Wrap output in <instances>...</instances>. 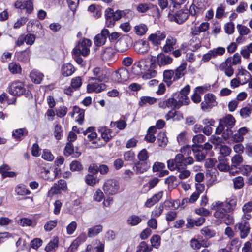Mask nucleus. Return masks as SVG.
Masks as SVG:
<instances>
[{
	"instance_id": "f257e3e1",
	"label": "nucleus",
	"mask_w": 252,
	"mask_h": 252,
	"mask_svg": "<svg viewBox=\"0 0 252 252\" xmlns=\"http://www.w3.org/2000/svg\"><path fill=\"white\" fill-rule=\"evenodd\" d=\"M235 124V120L231 115H227L221 119L219 125L216 129V133L220 134L222 132V136L225 140L228 139L233 134L231 128Z\"/></svg>"
},
{
	"instance_id": "f03ea898",
	"label": "nucleus",
	"mask_w": 252,
	"mask_h": 252,
	"mask_svg": "<svg viewBox=\"0 0 252 252\" xmlns=\"http://www.w3.org/2000/svg\"><path fill=\"white\" fill-rule=\"evenodd\" d=\"M211 209L215 211L214 217L221 221L224 222L227 225L233 223V217L228 214L227 211L223 207L222 202L217 201L213 202L211 204Z\"/></svg>"
},
{
	"instance_id": "7ed1b4c3",
	"label": "nucleus",
	"mask_w": 252,
	"mask_h": 252,
	"mask_svg": "<svg viewBox=\"0 0 252 252\" xmlns=\"http://www.w3.org/2000/svg\"><path fill=\"white\" fill-rule=\"evenodd\" d=\"M92 45L91 40L88 39H83L82 41L79 42L73 50L74 55H82L83 56H88L90 53V47Z\"/></svg>"
},
{
	"instance_id": "20e7f679",
	"label": "nucleus",
	"mask_w": 252,
	"mask_h": 252,
	"mask_svg": "<svg viewBox=\"0 0 252 252\" xmlns=\"http://www.w3.org/2000/svg\"><path fill=\"white\" fill-rule=\"evenodd\" d=\"M119 188V184L117 180L108 179L103 185V189L106 194L114 195L118 192Z\"/></svg>"
},
{
	"instance_id": "39448f33",
	"label": "nucleus",
	"mask_w": 252,
	"mask_h": 252,
	"mask_svg": "<svg viewBox=\"0 0 252 252\" xmlns=\"http://www.w3.org/2000/svg\"><path fill=\"white\" fill-rule=\"evenodd\" d=\"M8 93L13 95H20L26 92L23 82L16 80L11 83L8 86Z\"/></svg>"
},
{
	"instance_id": "423d86ee",
	"label": "nucleus",
	"mask_w": 252,
	"mask_h": 252,
	"mask_svg": "<svg viewBox=\"0 0 252 252\" xmlns=\"http://www.w3.org/2000/svg\"><path fill=\"white\" fill-rule=\"evenodd\" d=\"M184 156L182 154H177L174 159H170L167 161V166L169 170L174 171L178 170L179 171L183 169L184 166Z\"/></svg>"
},
{
	"instance_id": "0eeeda50",
	"label": "nucleus",
	"mask_w": 252,
	"mask_h": 252,
	"mask_svg": "<svg viewBox=\"0 0 252 252\" xmlns=\"http://www.w3.org/2000/svg\"><path fill=\"white\" fill-rule=\"evenodd\" d=\"M217 105L215 96L212 94H207L204 95V101L201 103V108L203 111H207Z\"/></svg>"
},
{
	"instance_id": "6e6552de",
	"label": "nucleus",
	"mask_w": 252,
	"mask_h": 252,
	"mask_svg": "<svg viewBox=\"0 0 252 252\" xmlns=\"http://www.w3.org/2000/svg\"><path fill=\"white\" fill-rule=\"evenodd\" d=\"M94 82H90L87 86V90L88 93H99L103 91L106 88L105 84L102 83V81H98L97 79L92 78Z\"/></svg>"
},
{
	"instance_id": "1a4fd4ad",
	"label": "nucleus",
	"mask_w": 252,
	"mask_h": 252,
	"mask_svg": "<svg viewBox=\"0 0 252 252\" xmlns=\"http://www.w3.org/2000/svg\"><path fill=\"white\" fill-rule=\"evenodd\" d=\"M165 32L161 31H157L154 33L151 34L148 39L152 44L155 46H158L161 44L162 41L165 39Z\"/></svg>"
},
{
	"instance_id": "9d476101",
	"label": "nucleus",
	"mask_w": 252,
	"mask_h": 252,
	"mask_svg": "<svg viewBox=\"0 0 252 252\" xmlns=\"http://www.w3.org/2000/svg\"><path fill=\"white\" fill-rule=\"evenodd\" d=\"M109 34V32L108 30L106 29L102 30L101 33L96 35L94 38V43L95 45L99 47L104 45Z\"/></svg>"
},
{
	"instance_id": "9b49d317",
	"label": "nucleus",
	"mask_w": 252,
	"mask_h": 252,
	"mask_svg": "<svg viewBox=\"0 0 252 252\" xmlns=\"http://www.w3.org/2000/svg\"><path fill=\"white\" fill-rule=\"evenodd\" d=\"M236 228L240 232V237L244 239L247 237L250 232V226L248 222L246 221H242L236 224Z\"/></svg>"
},
{
	"instance_id": "f8f14e48",
	"label": "nucleus",
	"mask_w": 252,
	"mask_h": 252,
	"mask_svg": "<svg viewBox=\"0 0 252 252\" xmlns=\"http://www.w3.org/2000/svg\"><path fill=\"white\" fill-rule=\"evenodd\" d=\"M188 9L180 10L174 15V21L178 24H182L188 19Z\"/></svg>"
},
{
	"instance_id": "ddd939ff",
	"label": "nucleus",
	"mask_w": 252,
	"mask_h": 252,
	"mask_svg": "<svg viewBox=\"0 0 252 252\" xmlns=\"http://www.w3.org/2000/svg\"><path fill=\"white\" fill-rule=\"evenodd\" d=\"M177 42L176 38L168 36L166 39L165 44L162 47L163 52L166 53L171 52L174 49Z\"/></svg>"
},
{
	"instance_id": "4468645a",
	"label": "nucleus",
	"mask_w": 252,
	"mask_h": 252,
	"mask_svg": "<svg viewBox=\"0 0 252 252\" xmlns=\"http://www.w3.org/2000/svg\"><path fill=\"white\" fill-rule=\"evenodd\" d=\"M249 132V129L246 127H242L239 128L237 132L231 137L234 142H240L243 141L244 136Z\"/></svg>"
},
{
	"instance_id": "2eb2a0df",
	"label": "nucleus",
	"mask_w": 252,
	"mask_h": 252,
	"mask_svg": "<svg viewBox=\"0 0 252 252\" xmlns=\"http://www.w3.org/2000/svg\"><path fill=\"white\" fill-rule=\"evenodd\" d=\"M219 163L217 167L219 170L222 172H227L230 169L228 160L224 157L219 156L218 157Z\"/></svg>"
},
{
	"instance_id": "dca6fc26",
	"label": "nucleus",
	"mask_w": 252,
	"mask_h": 252,
	"mask_svg": "<svg viewBox=\"0 0 252 252\" xmlns=\"http://www.w3.org/2000/svg\"><path fill=\"white\" fill-rule=\"evenodd\" d=\"M75 71L73 65L70 63L63 64L61 68V72L64 77L71 76Z\"/></svg>"
},
{
	"instance_id": "f3484780",
	"label": "nucleus",
	"mask_w": 252,
	"mask_h": 252,
	"mask_svg": "<svg viewBox=\"0 0 252 252\" xmlns=\"http://www.w3.org/2000/svg\"><path fill=\"white\" fill-rule=\"evenodd\" d=\"M150 165L147 162H137L133 167L137 174H143L146 172L150 168Z\"/></svg>"
},
{
	"instance_id": "a211bd4d",
	"label": "nucleus",
	"mask_w": 252,
	"mask_h": 252,
	"mask_svg": "<svg viewBox=\"0 0 252 252\" xmlns=\"http://www.w3.org/2000/svg\"><path fill=\"white\" fill-rule=\"evenodd\" d=\"M252 76L247 70L242 67L238 69V72L236 75V77H240V81L244 85L248 83L249 79Z\"/></svg>"
},
{
	"instance_id": "6ab92c4d",
	"label": "nucleus",
	"mask_w": 252,
	"mask_h": 252,
	"mask_svg": "<svg viewBox=\"0 0 252 252\" xmlns=\"http://www.w3.org/2000/svg\"><path fill=\"white\" fill-rule=\"evenodd\" d=\"M237 199L235 197L227 199L225 202H222L223 207L228 213L233 211L237 205Z\"/></svg>"
},
{
	"instance_id": "aec40b11",
	"label": "nucleus",
	"mask_w": 252,
	"mask_h": 252,
	"mask_svg": "<svg viewBox=\"0 0 252 252\" xmlns=\"http://www.w3.org/2000/svg\"><path fill=\"white\" fill-rule=\"evenodd\" d=\"M163 191H159L148 199L145 203L146 207L150 208L158 202L163 196Z\"/></svg>"
},
{
	"instance_id": "412c9836",
	"label": "nucleus",
	"mask_w": 252,
	"mask_h": 252,
	"mask_svg": "<svg viewBox=\"0 0 252 252\" xmlns=\"http://www.w3.org/2000/svg\"><path fill=\"white\" fill-rule=\"evenodd\" d=\"M187 63L184 62L181 63V64L178 66L174 72V80H178L183 76L186 73V67Z\"/></svg>"
},
{
	"instance_id": "4be33fe9",
	"label": "nucleus",
	"mask_w": 252,
	"mask_h": 252,
	"mask_svg": "<svg viewBox=\"0 0 252 252\" xmlns=\"http://www.w3.org/2000/svg\"><path fill=\"white\" fill-rule=\"evenodd\" d=\"M40 175L44 180L52 181L56 177V173L55 171L49 170L45 168H43L41 171Z\"/></svg>"
},
{
	"instance_id": "5701e85b",
	"label": "nucleus",
	"mask_w": 252,
	"mask_h": 252,
	"mask_svg": "<svg viewBox=\"0 0 252 252\" xmlns=\"http://www.w3.org/2000/svg\"><path fill=\"white\" fill-rule=\"evenodd\" d=\"M93 74L96 76V77L93 78L97 79L98 81H103L107 79L106 71L100 67H95L94 68L93 70Z\"/></svg>"
},
{
	"instance_id": "b1692460",
	"label": "nucleus",
	"mask_w": 252,
	"mask_h": 252,
	"mask_svg": "<svg viewBox=\"0 0 252 252\" xmlns=\"http://www.w3.org/2000/svg\"><path fill=\"white\" fill-rule=\"evenodd\" d=\"M135 51L140 54H144L147 53L149 50V44L145 41H141L136 43L134 46Z\"/></svg>"
},
{
	"instance_id": "393cba45",
	"label": "nucleus",
	"mask_w": 252,
	"mask_h": 252,
	"mask_svg": "<svg viewBox=\"0 0 252 252\" xmlns=\"http://www.w3.org/2000/svg\"><path fill=\"white\" fill-rule=\"evenodd\" d=\"M98 132L101 134V137L106 142L109 141L112 137L111 130L105 126H100L98 129Z\"/></svg>"
},
{
	"instance_id": "a878e982",
	"label": "nucleus",
	"mask_w": 252,
	"mask_h": 252,
	"mask_svg": "<svg viewBox=\"0 0 252 252\" xmlns=\"http://www.w3.org/2000/svg\"><path fill=\"white\" fill-rule=\"evenodd\" d=\"M205 137L203 134H197L193 137L192 141L193 144L192 145V151H194L196 148H203L202 145H199V143H201L205 140Z\"/></svg>"
},
{
	"instance_id": "bb28decb",
	"label": "nucleus",
	"mask_w": 252,
	"mask_h": 252,
	"mask_svg": "<svg viewBox=\"0 0 252 252\" xmlns=\"http://www.w3.org/2000/svg\"><path fill=\"white\" fill-rule=\"evenodd\" d=\"M116 77L118 82L126 81L129 78V73L127 69L121 68L116 73Z\"/></svg>"
},
{
	"instance_id": "cd10ccee",
	"label": "nucleus",
	"mask_w": 252,
	"mask_h": 252,
	"mask_svg": "<svg viewBox=\"0 0 252 252\" xmlns=\"http://www.w3.org/2000/svg\"><path fill=\"white\" fill-rule=\"evenodd\" d=\"M242 211L244 213L243 218L249 220L251 218V215L250 213L252 212V201L244 204L242 207Z\"/></svg>"
},
{
	"instance_id": "c85d7f7f",
	"label": "nucleus",
	"mask_w": 252,
	"mask_h": 252,
	"mask_svg": "<svg viewBox=\"0 0 252 252\" xmlns=\"http://www.w3.org/2000/svg\"><path fill=\"white\" fill-rule=\"evenodd\" d=\"M114 11L111 8H107L105 11V17L107 26L109 27L114 26Z\"/></svg>"
},
{
	"instance_id": "c756f323",
	"label": "nucleus",
	"mask_w": 252,
	"mask_h": 252,
	"mask_svg": "<svg viewBox=\"0 0 252 252\" xmlns=\"http://www.w3.org/2000/svg\"><path fill=\"white\" fill-rule=\"evenodd\" d=\"M75 113L78 114L76 117V121L80 124L82 125L83 123L84 118V110L81 109L78 107L75 106L73 108V113L71 115L72 117Z\"/></svg>"
},
{
	"instance_id": "7c9ffc66",
	"label": "nucleus",
	"mask_w": 252,
	"mask_h": 252,
	"mask_svg": "<svg viewBox=\"0 0 252 252\" xmlns=\"http://www.w3.org/2000/svg\"><path fill=\"white\" fill-rule=\"evenodd\" d=\"M44 75L36 70H32L30 74V77L32 80L36 84L40 83L43 79Z\"/></svg>"
},
{
	"instance_id": "2f4dec72",
	"label": "nucleus",
	"mask_w": 252,
	"mask_h": 252,
	"mask_svg": "<svg viewBox=\"0 0 252 252\" xmlns=\"http://www.w3.org/2000/svg\"><path fill=\"white\" fill-rule=\"evenodd\" d=\"M157 99L153 97L148 96H143L140 98L139 102V105L140 106H144L146 105H152L156 103Z\"/></svg>"
},
{
	"instance_id": "473e14b6",
	"label": "nucleus",
	"mask_w": 252,
	"mask_h": 252,
	"mask_svg": "<svg viewBox=\"0 0 252 252\" xmlns=\"http://www.w3.org/2000/svg\"><path fill=\"white\" fill-rule=\"evenodd\" d=\"M158 60L159 64L161 65L169 64L173 61V59L170 56L163 54L158 55Z\"/></svg>"
},
{
	"instance_id": "72a5a7b5",
	"label": "nucleus",
	"mask_w": 252,
	"mask_h": 252,
	"mask_svg": "<svg viewBox=\"0 0 252 252\" xmlns=\"http://www.w3.org/2000/svg\"><path fill=\"white\" fill-rule=\"evenodd\" d=\"M148 31L147 26L143 23L136 25L134 27V31L138 36H143Z\"/></svg>"
},
{
	"instance_id": "f704fd0d",
	"label": "nucleus",
	"mask_w": 252,
	"mask_h": 252,
	"mask_svg": "<svg viewBox=\"0 0 252 252\" xmlns=\"http://www.w3.org/2000/svg\"><path fill=\"white\" fill-rule=\"evenodd\" d=\"M114 56V52L111 48L105 49L101 54V58L105 61H111Z\"/></svg>"
},
{
	"instance_id": "c9c22d12",
	"label": "nucleus",
	"mask_w": 252,
	"mask_h": 252,
	"mask_svg": "<svg viewBox=\"0 0 252 252\" xmlns=\"http://www.w3.org/2000/svg\"><path fill=\"white\" fill-rule=\"evenodd\" d=\"M142 221V218L137 215H132L128 218L127 223L130 226H136Z\"/></svg>"
},
{
	"instance_id": "e433bc0d",
	"label": "nucleus",
	"mask_w": 252,
	"mask_h": 252,
	"mask_svg": "<svg viewBox=\"0 0 252 252\" xmlns=\"http://www.w3.org/2000/svg\"><path fill=\"white\" fill-rule=\"evenodd\" d=\"M102 231V226L101 225H97L90 228L88 229V236L89 237H94L97 235Z\"/></svg>"
},
{
	"instance_id": "4c0bfd02",
	"label": "nucleus",
	"mask_w": 252,
	"mask_h": 252,
	"mask_svg": "<svg viewBox=\"0 0 252 252\" xmlns=\"http://www.w3.org/2000/svg\"><path fill=\"white\" fill-rule=\"evenodd\" d=\"M8 70L12 74L20 73L22 68L20 65L18 63L12 62L8 64Z\"/></svg>"
},
{
	"instance_id": "58836bf2",
	"label": "nucleus",
	"mask_w": 252,
	"mask_h": 252,
	"mask_svg": "<svg viewBox=\"0 0 252 252\" xmlns=\"http://www.w3.org/2000/svg\"><path fill=\"white\" fill-rule=\"evenodd\" d=\"M243 161V157L239 154H236L232 157L231 158L232 165H231L232 169L237 168L238 166L242 163Z\"/></svg>"
},
{
	"instance_id": "ea45409f",
	"label": "nucleus",
	"mask_w": 252,
	"mask_h": 252,
	"mask_svg": "<svg viewBox=\"0 0 252 252\" xmlns=\"http://www.w3.org/2000/svg\"><path fill=\"white\" fill-rule=\"evenodd\" d=\"M177 104L180 105V107L183 105H188L190 102L189 98L185 94L178 93Z\"/></svg>"
},
{
	"instance_id": "a19ab883",
	"label": "nucleus",
	"mask_w": 252,
	"mask_h": 252,
	"mask_svg": "<svg viewBox=\"0 0 252 252\" xmlns=\"http://www.w3.org/2000/svg\"><path fill=\"white\" fill-rule=\"evenodd\" d=\"M82 84V80L81 77L77 76L73 78L71 80L70 86L75 90L79 89Z\"/></svg>"
},
{
	"instance_id": "79ce46f5",
	"label": "nucleus",
	"mask_w": 252,
	"mask_h": 252,
	"mask_svg": "<svg viewBox=\"0 0 252 252\" xmlns=\"http://www.w3.org/2000/svg\"><path fill=\"white\" fill-rule=\"evenodd\" d=\"M98 182L99 179L94 175L88 174L85 177V182L89 186H94Z\"/></svg>"
},
{
	"instance_id": "37998d69",
	"label": "nucleus",
	"mask_w": 252,
	"mask_h": 252,
	"mask_svg": "<svg viewBox=\"0 0 252 252\" xmlns=\"http://www.w3.org/2000/svg\"><path fill=\"white\" fill-rule=\"evenodd\" d=\"M132 13V11L130 10H125L124 11H121V10H117L115 12H114V15H113V20H114V25L115 24V23L116 21L119 20L122 16L125 15L127 14Z\"/></svg>"
},
{
	"instance_id": "c03bdc74",
	"label": "nucleus",
	"mask_w": 252,
	"mask_h": 252,
	"mask_svg": "<svg viewBox=\"0 0 252 252\" xmlns=\"http://www.w3.org/2000/svg\"><path fill=\"white\" fill-rule=\"evenodd\" d=\"M201 233L206 239L212 238L214 237L216 234V233L214 230L208 227L203 228L201 230Z\"/></svg>"
},
{
	"instance_id": "a18cd8bd",
	"label": "nucleus",
	"mask_w": 252,
	"mask_h": 252,
	"mask_svg": "<svg viewBox=\"0 0 252 252\" xmlns=\"http://www.w3.org/2000/svg\"><path fill=\"white\" fill-rule=\"evenodd\" d=\"M116 49L118 51L124 52L128 49V46L125 40H119L116 43Z\"/></svg>"
},
{
	"instance_id": "49530a36",
	"label": "nucleus",
	"mask_w": 252,
	"mask_h": 252,
	"mask_svg": "<svg viewBox=\"0 0 252 252\" xmlns=\"http://www.w3.org/2000/svg\"><path fill=\"white\" fill-rule=\"evenodd\" d=\"M137 64V66H139L143 72L147 70L151 64V63L146 59H142L136 63Z\"/></svg>"
},
{
	"instance_id": "de8ad7c7",
	"label": "nucleus",
	"mask_w": 252,
	"mask_h": 252,
	"mask_svg": "<svg viewBox=\"0 0 252 252\" xmlns=\"http://www.w3.org/2000/svg\"><path fill=\"white\" fill-rule=\"evenodd\" d=\"M201 148H196V150L193 151L195 158L198 161H201L204 160L206 157V153L203 151L201 150Z\"/></svg>"
},
{
	"instance_id": "09e8293b",
	"label": "nucleus",
	"mask_w": 252,
	"mask_h": 252,
	"mask_svg": "<svg viewBox=\"0 0 252 252\" xmlns=\"http://www.w3.org/2000/svg\"><path fill=\"white\" fill-rule=\"evenodd\" d=\"M234 188L236 189H241L244 185V179L242 176H238L233 179Z\"/></svg>"
},
{
	"instance_id": "8fccbe9b",
	"label": "nucleus",
	"mask_w": 252,
	"mask_h": 252,
	"mask_svg": "<svg viewBox=\"0 0 252 252\" xmlns=\"http://www.w3.org/2000/svg\"><path fill=\"white\" fill-rule=\"evenodd\" d=\"M28 131L26 128H20L14 130L12 136L17 139H20L24 135H27Z\"/></svg>"
},
{
	"instance_id": "3c124183",
	"label": "nucleus",
	"mask_w": 252,
	"mask_h": 252,
	"mask_svg": "<svg viewBox=\"0 0 252 252\" xmlns=\"http://www.w3.org/2000/svg\"><path fill=\"white\" fill-rule=\"evenodd\" d=\"M252 112V105H247V106L242 108L240 111L241 116L244 118H246L250 116Z\"/></svg>"
},
{
	"instance_id": "603ef678",
	"label": "nucleus",
	"mask_w": 252,
	"mask_h": 252,
	"mask_svg": "<svg viewBox=\"0 0 252 252\" xmlns=\"http://www.w3.org/2000/svg\"><path fill=\"white\" fill-rule=\"evenodd\" d=\"M94 127H90L84 132V134L86 135L90 140H92L97 137V133L94 131Z\"/></svg>"
},
{
	"instance_id": "864d4df0",
	"label": "nucleus",
	"mask_w": 252,
	"mask_h": 252,
	"mask_svg": "<svg viewBox=\"0 0 252 252\" xmlns=\"http://www.w3.org/2000/svg\"><path fill=\"white\" fill-rule=\"evenodd\" d=\"M158 182H159V179L158 178H156V177L153 178V179L149 180V181L148 182V184H149L148 187L147 186V184L144 185L143 186V189H145V191L146 192H147V191H149V190H150L151 189L155 187L158 184Z\"/></svg>"
},
{
	"instance_id": "5fc2aeb1",
	"label": "nucleus",
	"mask_w": 252,
	"mask_h": 252,
	"mask_svg": "<svg viewBox=\"0 0 252 252\" xmlns=\"http://www.w3.org/2000/svg\"><path fill=\"white\" fill-rule=\"evenodd\" d=\"M15 192L19 195H25L30 194V191L24 185H18L15 188Z\"/></svg>"
},
{
	"instance_id": "6e6d98bb",
	"label": "nucleus",
	"mask_w": 252,
	"mask_h": 252,
	"mask_svg": "<svg viewBox=\"0 0 252 252\" xmlns=\"http://www.w3.org/2000/svg\"><path fill=\"white\" fill-rule=\"evenodd\" d=\"M163 206L162 204H159L156 206L152 212L151 217L157 218L159 217L163 212Z\"/></svg>"
},
{
	"instance_id": "4d7b16f0",
	"label": "nucleus",
	"mask_w": 252,
	"mask_h": 252,
	"mask_svg": "<svg viewBox=\"0 0 252 252\" xmlns=\"http://www.w3.org/2000/svg\"><path fill=\"white\" fill-rule=\"evenodd\" d=\"M54 137L57 140L61 139L63 135V130L61 125L57 124L54 127Z\"/></svg>"
},
{
	"instance_id": "13d9d810",
	"label": "nucleus",
	"mask_w": 252,
	"mask_h": 252,
	"mask_svg": "<svg viewBox=\"0 0 252 252\" xmlns=\"http://www.w3.org/2000/svg\"><path fill=\"white\" fill-rule=\"evenodd\" d=\"M58 240L57 239H54L51 241L45 247V251L47 252H50L55 250L58 247Z\"/></svg>"
},
{
	"instance_id": "bf43d9fd",
	"label": "nucleus",
	"mask_w": 252,
	"mask_h": 252,
	"mask_svg": "<svg viewBox=\"0 0 252 252\" xmlns=\"http://www.w3.org/2000/svg\"><path fill=\"white\" fill-rule=\"evenodd\" d=\"M152 246L155 248H158L161 244V238L158 235H154L151 238Z\"/></svg>"
},
{
	"instance_id": "052dcab7",
	"label": "nucleus",
	"mask_w": 252,
	"mask_h": 252,
	"mask_svg": "<svg viewBox=\"0 0 252 252\" xmlns=\"http://www.w3.org/2000/svg\"><path fill=\"white\" fill-rule=\"evenodd\" d=\"M237 29L239 34L244 36L248 34L250 32V30L247 27L241 24H238Z\"/></svg>"
},
{
	"instance_id": "680f3d73",
	"label": "nucleus",
	"mask_w": 252,
	"mask_h": 252,
	"mask_svg": "<svg viewBox=\"0 0 252 252\" xmlns=\"http://www.w3.org/2000/svg\"><path fill=\"white\" fill-rule=\"evenodd\" d=\"M137 157L140 161L146 162L149 158L148 151L145 149L141 150L138 154Z\"/></svg>"
},
{
	"instance_id": "e2e57ef3",
	"label": "nucleus",
	"mask_w": 252,
	"mask_h": 252,
	"mask_svg": "<svg viewBox=\"0 0 252 252\" xmlns=\"http://www.w3.org/2000/svg\"><path fill=\"white\" fill-rule=\"evenodd\" d=\"M152 5L150 3H140L137 7V10L140 13H144L151 8Z\"/></svg>"
},
{
	"instance_id": "0e129e2a",
	"label": "nucleus",
	"mask_w": 252,
	"mask_h": 252,
	"mask_svg": "<svg viewBox=\"0 0 252 252\" xmlns=\"http://www.w3.org/2000/svg\"><path fill=\"white\" fill-rule=\"evenodd\" d=\"M231 58H227L224 62H222L219 66H218V69L220 71L225 70L229 66L231 65Z\"/></svg>"
},
{
	"instance_id": "69168bd1",
	"label": "nucleus",
	"mask_w": 252,
	"mask_h": 252,
	"mask_svg": "<svg viewBox=\"0 0 252 252\" xmlns=\"http://www.w3.org/2000/svg\"><path fill=\"white\" fill-rule=\"evenodd\" d=\"M158 145L160 147L165 146L167 144L168 141L167 137L163 133H160L158 134Z\"/></svg>"
},
{
	"instance_id": "338daca9",
	"label": "nucleus",
	"mask_w": 252,
	"mask_h": 252,
	"mask_svg": "<svg viewBox=\"0 0 252 252\" xmlns=\"http://www.w3.org/2000/svg\"><path fill=\"white\" fill-rule=\"evenodd\" d=\"M226 6L224 4H220L218 7L216 12V17L218 19L222 18L224 14Z\"/></svg>"
},
{
	"instance_id": "774afa93",
	"label": "nucleus",
	"mask_w": 252,
	"mask_h": 252,
	"mask_svg": "<svg viewBox=\"0 0 252 252\" xmlns=\"http://www.w3.org/2000/svg\"><path fill=\"white\" fill-rule=\"evenodd\" d=\"M151 251L145 242H141L137 247L136 252H149Z\"/></svg>"
}]
</instances>
